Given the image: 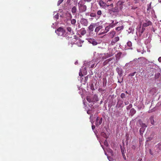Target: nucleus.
<instances>
[{
    "instance_id": "f257e3e1",
    "label": "nucleus",
    "mask_w": 161,
    "mask_h": 161,
    "mask_svg": "<svg viewBox=\"0 0 161 161\" xmlns=\"http://www.w3.org/2000/svg\"><path fill=\"white\" fill-rule=\"evenodd\" d=\"M65 36H66L67 39L69 40L68 44L69 45L70 44L71 47H72V45L75 43V42L76 40V36L74 35H71V34L67 33Z\"/></svg>"
},
{
    "instance_id": "f03ea898",
    "label": "nucleus",
    "mask_w": 161,
    "mask_h": 161,
    "mask_svg": "<svg viewBox=\"0 0 161 161\" xmlns=\"http://www.w3.org/2000/svg\"><path fill=\"white\" fill-rule=\"evenodd\" d=\"M97 56L95 61H97L98 60L99 61H102L105 59L108 58L112 56V55H109L108 53H97Z\"/></svg>"
},
{
    "instance_id": "7ed1b4c3",
    "label": "nucleus",
    "mask_w": 161,
    "mask_h": 161,
    "mask_svg": "<svg viewBox=\"0 0 161 161\" xmlns=\"http://www.w3.org/2000/svg\"><path fill=\"white\" fill-rule=\"evenodd\" d=\"M55 32L58 36H65L66 33L64 30L63 28L59 27L55 31Z\"/></svg>"
},
{
    "instance_id": "20e7f679",
    "label": "nucleus",
    "mask_w": 161,
    "mask_h": 161,
    "mask_svg": "<svg viewBox=\"0 0 161 161\" xmlns=\"http://www.w3.org/2000/svg\"><path fill=\"white\" fill-rule=\"evenodd\" d=\"M78 6L80 12H84L86 10V6L84 4L82 1H80L78 3Z\"/></svg>"
},
{
    "instance_id": "39448f33",
    "label": "nucleus",
    "mask_w": 161,
    "mask_h": 161,
    "mask_svg": "<svg viewBox=\"0 0 161 161\" xmlns=\"http://www.w3.org/2000/svg\"><path fill=\"white\" fill-rule=\"evenodd\" d=\"M95 62V60H92L89 62L85 61L84 63L83 67L86 66L87 68H93L94 67Z\"/></svg>"
},
{
    "instance_id": "423d86ee",
    "label": "nucleus",
    "mask_w": 161,
    "mask_h": 161,
    "mask_svg": "<svg viewBox=\"0 0 161 161\" xmlns=\"http://www.w3.org/2000/svg\"><path fill=\"white\" fill-rule=\"evenodd\" d=\"M145 30V28L142 26V28L141 27V24L138 25L136 28V33L137 36H141Z\"/></svg>"
},
{
    "instance_id": "0eeeda50",
    "label": "nucleus",
    "mask_w": 161,
    "mask_h": 161,
    "mask_svg": "<svg viewBox=\"0 0 161 161\" xmlns=\"http://www.w3.org/2000/svg\"><path fill=\"white\" fill-rule=\"evenodd\" d=\"M112 26L109 24L107 26L105 27V30H102L101 31V33L99 34V35H103L107 33L110 30V29L112 28Z\"/></svg>"
},
{
    "instance_id": "6e6552de",
    "label": "nucleus",
    "mask_w": 161,
    "mask_h": 161,
    "mask_svg": "<svg viewBox=\"0 0 161 161\" xmlns=\"http://www.w3.org/2000/svg\"><path fill=\"white\" fill-rule=\"evenodd\" d=\"M118 102L116 105L117 108H123L124 106L123 100L120 98H117Z\"/></svg>"
},
{
    "instance_id": "1a4fd4ad",
    "label": "nucleus",
    "mask_w": 161,
    "mask_h": 161,
    "mask_svg": "<svg viewBox=\"0 0 161 161\" xmlns=\"http://www.w3.org/2000/svg\"><path fill=\"white\" fill-rule=\"evenodd\" d=\"M87 67L85 66L81 70V69L80 70V72L79 73V75L80 76H82L83 75H86L87 74V71L86 70Z\"/></svg>"
},
{
    "instance_id": "9d476101",
    "label": "nucleus",
    "mask_w": 161,
    "mask_h": 161,
    "mask_svg": "<svg viewBox=\"0 0 161 161\" xmlns=\"http://www.w3.org/2000/svg\"><path fill=\"white\" fill-rule=\"evenodd\" d=\"M147 12L149 11H151V13L149 12V14H148V16H152L154 13V11L151 8V4H150L149 5H148V8L147 9Z\"/></svg>"
},
{
    "instance_id": "9b49d317",
    "label": "nucleus",
    "mask_w": 161,
    "mask_h": 161,
    "mask_svg": "<svg viewBox=\"0 0 161 161\" xmlns=\"http://www.w3.org/2000/svg\"><path fill=\"white\" fill-rule=\"evenodd\" d=\"M102 118H100L99 117H97L95 122V125L96 126H98L102 123Z\"/></svg>"
},
{
    "instance_id": "f8f14e48",
    "label": "nucleus",
    "mask_w": 161,
    "mask_h": 161,
    "mask_svg": "<svg viewBox=\"0 0 161 161\" xmlns=\"http://www.w3.org/2000/svg\"><path fill=\"white\" fill-rule=\"evenodd\" d=\"M80 22L83 25L87 26L88 25V21L86 19L82 18L80 21Z\"/></svg>"
},
{
    "instance_id": "ddd939ff",
    "label": "nucleus",
    "mask_w": 161,
    "mask_h": 161,
    "mask_svg": "<svg viewBox=\"0 0 161 161\" xmlns=\"http://www.w3.org/2000/svg\"><path fill=\"white\" fill-rule=\"evenodd\" d=\"M87 40L88 42L92 44L94 46L98 44L97 41L94 39L91 38H88Z\"/></svg>"
},
{
    "instance_id": "4468645a",
    "label": "nucleus",
    "mask_w": 161,
    "mask_h": 161,
    "mask_svg": "<svg viewBox=\"0 0 161 161\" xmlns=\"http://www.w3.org/2000/svg\"><path fill=\"white\" fill-rule=\"evenodd\" d=\"M95 26V24L92 23L88 27V31L90 34H91L92 32L93 31V28Z\"/></svg>"
},
{
    "instance_id": "2eb2a0df",
    "label": "nucleus",
    "mask_w": 161,
    "mask_h": 161,
    "mask_svg": "<svg viewBox=\"0 0 161 161\" xmlns=\"http://www.w3.org/2000/svg\"><path fill=\"white\" fill-rule=\"evenodd\" d=\"M108 12L109 14H111L112 12L115 13L119 11V8L117 7H115L114 8L108 9Z\"/></svg>"
},
{
    "instance_id": "dca6fc26",
    "label": "nucleus",
    "mask_w": 161,
    "mask_h": 161,
    "mask_svg": "<svg viewBox=\"0 0 161 161\" xmlns=\"http://www.w3.org/2000/svg\"><path fill=\"white\" fill-rule=\"evenodd\" d=\"M119 40V37L118 36L115 37L113 39L111 42L110 45H114Z\"/></svg>"
},
{
    "instance_id": "f3484780",
    "label": "nucleus",
    "mask_w": 161,
    "mask_h": 161,
    "mask_svg": "<svg viewBox=\"0 0 161 161\" xmlns=\"http://www.w3.org/2000/svg\"><path fill=\"white\" fill-rule=\"evenodd\" d=\"M116 70L119 77H121L123 73V69L121 68L117 67L116 68Z\"/></svg>"
},
{
    "instance_id": "a211bd4d",
    "label": "nucleus",
    "mask_w": 161,
    "mask_h": 161,
    "mask_svg": "<svg viewBox=\"0 0 161 161\" xmlns=\"http://www.w3.org/2000/svg\"><path fill=\"white\" fill-rule=\"evenodd\" d=\"M152 22L149 20H146V22L143 23L142 26L144 28L152 25Z\"/></svg>"
},
{
    "instance_id": "6ab92c4d",
    "label": "nucleus",
    "mask_w": 161,
    "mask_h": 161,
    "mask_svg": "<svg viewBox=\"0 0 161 161\" xmlns=\"http://www.w3.org/2000/svg\"><path fill=\"white\" fill-rule=\"evenodd\" d=\"M99 4L101 7L105 8L107 7H108L109 5H108L105 3L103 1L101 0L99 2Z\"/></svg>"
},
{
    "instance_id": "aec40b11",
    "label": "nucleus",
    "mask_w": 161,
    "mask_h": 161,
    "mask_svg": "<svg viewBox=\"0 0 161 161\" xmlns=\"http://www.w3.org/2000/svg\"><path fill=\"white\" fill-rule=\"evenodd\" d=\"M111 23H110L112 26V27H114L118 23V22L116 20H111Z\"/></svg>"
},
{
    "instance_id": "412c9836",
    "label": "nucleus",
    "mask_w": 161,
    "mask_h": 161,
    "mask_svg": "<svg viewBox=\"0 0 161 161\" xmlns=\"http://www.w3.org/2000/svg\"><path fill=\"white\" fill-rule=\"evenodd\" d=\"M103 28V26L102 25H99L98 26L96 27L95 29V31L96 33L97 34V33L101 29H102Z\"/></svg>"
},
{
    "instance_id": "4be33fe9",
    "label": "nucleus",
    "mask_w": 161,
    "mask_h": 161,
    "mask_svg": "<svg viewBox=\"0 0 161 161\" xmlns=\"http://www.w3.org/2000/svg\"><path fill=\"white\" fill-rule=\"evenodd\" d=\"M92 102H96L98 101L97 96L96 94H94L92 97Z\"/></svg>"
},
{
    "instance_id": "5701e85b",
    "label": "nucleus",
    "mask_w": 161,
    "mask_h": 161,
    "mask_svg": "<svg viewBox=\"0 0 161 161\" xmlns=\"http://www.w3.org/2000/svg\"><path fill=\"white\" fill-rule=\"evenodd\" d=\"M69 17L70 18L71 23L73 25H75L76 23V20L75 19H71L72 16L71 14H69Z\"/></svg>"
},
{
    "instance_id": "b1692460",
    "label": "nucleus",
    "mask_w": 161,
    "mask_h": 161,
    "mask_svg": "<svg viewBox=\"0 0 161 161\" xmlns=\"http://www.w3.org/2000/svg\"><path fill=\"white\" fill-rule=\"evenodd\" d=\"M156 91L155 88H152L149 91V93L151 95H153L156 93Z\"/></svg>"
},
{
    "instance_id": "393cba45",
    "label": "nucleus",
    "mask_w": 161,
    "mask_h": 161,
    "mask_svg": "<svg viewBox=\"0 0 161 161\" xmlns=\"http://www.w3.org/2000/svg\"><path fill=\"white\" fill-rule=\"evenodd\" d=\"M136 110L133 108H131L130 111V114L131 116H133L136 113Z\"/></svg>"
},
{
    "instance_id": "a878e982",
    "label": "nucleus",
    "mask_w": 161,
    "mask_h": 161,
    "mask_svg": "<svg viewBox=\"0 0 161 161\" xmlns=\"http://www.w3.org/2000/svg\"><path fill=\"white\" fill-rule=\"evenodd\" d=\"M67 31H68L69 33L71 34V35H72L74 34L73 31L72 30L71 28L70 27H68L67 28Z\"/></svg>"
},
{
    "instance_id": "bb28decb",
    "label": "nucleus",
    "mask_w": 161,
    "mask_h": 161,
    "mask_svg": "<svg viewBox=\"0 0 161 161\" xmlns=\"http://www.w3.org/2000/svg\"><path fill=\"white\" fill-rule=\"evenodd\" d=\"M154 118V116H152L149 118V119L151 123L153 125H154L155 123Z\"/></svg>"
},
{
    "instance_id": "cd10ccee",
    "label": "nucleus",
    "mask_w": 161,
    "mask_h": 161,
    "mask_svg": "<svg viewBox=\"0 0 161 161\" xmlns=\"http://www.w3.org/2000/svg\"><path fill=\"white\" fill-rule=\"evenodd\" d=\"M77 11L76 8L75 6L73 7L71 9V12L73 15H75Z\"/></svg>"
},
{
    "instance_id": "c85d7f7f",
    "label": "nucleus",
    "mask_w": 161,
    "mask_h": 161,
    "mask_svg": "<svg viewBox=\"0 0 161 161\" xmlns=\"http://www.w3.org/2000/svg\"><path fill=\"white\" fill-rule=\"evenodd\" d=\"M86 32V31L84 28H82L80 30V33L82 35H84Z\"/></svg>"
},
{
    "instance_id": "c756f323",
    "label": "nucleus",
    "mask_w": 161,
    "mask_h": 161,
    "mask_svg": "<svg viewBox=\"0 0 161 161\" xmlns=\"http://www.w3.org/2000/svg\"><path fill=\"white\" fill-rule=\"evenodd\" d=\"M115 34V32L114 31H111L109 33V36L111 38H113L114 35Z\"/></svg>"
},
{
    "instance_id": "7c9ffc66",
    "label": "nucleus",
    "mask_w": 161,
    "mask_h": 161,
    "mask_svg": "<svg viewBox=\"0 0 161 161\" xmlns=\"http://www.w3.org/2000/svg\"><path fill=\"white\" fill-rule=\"evenodd\" d=\"M124 28V26L123 25H122L121 26L115 28L116 30L117 31H120V30H123Z\"/></svg>"
},
{
    "instance_id": "2f4dec72",
    "label": "nucleus",
    "mask_w": 161,
    "mask_h": 161,
    "mask_svg": "<svg viewBox=\"0 0 161 161\" xmlns=\"http://www.w3.org/2000/svg\"><path fill=\"white\" fill-rule=\"evenodd\" d=\"M134 28L133 27L129 28L128 31V32L129 33H133L134 31Z\"/></svg>"
},
{
    "instance_id": "473e14b6",
    "label": "nucleus",
    "mask_w": 161,
    "mask_h": 161,
    "mask_svg": "<svg viewBox=\"0 0 161 161\" xmlns=\"http://www.w3.org/2000/svg\"><path fill=\"white\" fill-rule=\"evenodd\" d=\"M101 136L105 137V138H107L108 137V136L105 133L103 132H102L101 133Z\"/></svg>"
},
{
    "instance_id": "72a5a7b5",
    "label": "nucleus",
    "mask_w": 161,
    "mask_h": 161,
    "mask_svg": "<svg viewBox=\"0 0 161 161\" xmlns=\"http://www.w3.org/2000/svg\"><path fill=\"white\" fill-rule=\"evenodd\" d=\"M145 129H144V128H141L140 129V134L142 135L143 134V133Z\"/></svg>"
},
{
    "instance_id": "f704fd0d",
    "label": "nucleus",
    "mask_w": 161,
    "mask_h": 161,
    "mask_svg": "<svg viewBox=\"0 0 161 161\" xmlns=\"http://www.w3.org/2000/svg\"><path fill=\"white\" fill-rule=\"evenodd\" d=\"M86 100L90 103L92 102V97L90 96H87L86 98Z\"/></svg>"
},
{
    "instance_id": "c9c22d12",
    "label": "nucleus",
    "mask_w": 161,
    "mask_h": 161,
    "mask_svg": "<svg viewBox=\"0 0 161 161\" xmlns=\"http://www.w3.org/2000/svg\"><path fill=\"white\" fill-rule=\"evenodd\" d=\"M122 54V53L120 52H119L117 53V54L116 55V58L119 59Z\"/></svg>"
},
{
    "instance_id": "e433bc0d",
    "label": "nucleus",
    "mask_w": 161,
    "mask_h": 161,
    "mask_svg": "<svg viewBox=\"0 0 161 161\" xmlns=\"http://www.w3.org/2000/svg\"><path fill=\"white\" fill-rule=\"evenodd\" d=\"M160 76V74L159 73H157L156 74H155V76H154V79L156 80V79H157L159 76Z\"/></svg>"
},
{
    "instance_id": "4c0bfd02",
    "label": "nucleus",
    "mask_w": 161,
    "mask_h": 161,
    "mask_svg": "<svg viewBox=\"0 0 161 161\" xmlns=\"http://www.w3.org/2000/svg\"><path fill=\"white\" fill-rule=\"evenodd\" d=\"M141 128H144V129H146V127H147V125H146L144 123H142V124L141 125Z\"/></svg>"
},
{
    "instance_id": "58836bf2",
    "label": "nucleus",
    "mask_w": 161,
    "mask_h": 161,
    "mask_svg": "<svg viewBox=\"0 0 161 161\" xmlns=\"http://www.w3.org/2000/svg\"><path fill=\"white\" fill-rule=\"evenodd\" d=\"M156 147L157 148H158L159 150H161V143H159L156 146Z\"/></svg>"
},
{
    "instance_id": "ea45409f",
    "label": "nucleus",
    "mask_w": 161,
    "mask_h": 161,
    "mask_svg": "<svg viewBox=\"0 0 161 161\" xmlns=\"http://www.w3.org/2000/svg\"><path fill=\"white\" fill-rule=\"evenodd\" d=\"M97 14L99 16V17L102 14V11L101 10H98L97 12Z\"/></svg>"
},
{
    "instance_id": "a19ab883",
    "label": "nucleus",
    "mask_w": 161,
    "mask_h": 161,
    "mask_svg": "<svg viewBox=\"0 0 161 161\" xmlns=\"http://www.w3.org/2000/svg\"><path fill=\"white\" fill-rule=\"evenodd\" d=\"M132 105L131 104H130L128 106L126 107V109L127 110L130 109L132 107Z\"/></svg>"
},
{
    "instance_id": "79ce46f5",
    "label": "nucleus",
    "mask_w": 161,
    "mask_h": 161,
    "mask_svg": "<svg viewBox=\"0 0 161 161\" xmlns=\"http://www.w3.org/2000/svg\"><path fill=\"white\" fill-rule=\"evenodd\" d=\"M103 86H105L106 85L107 80H106V79L105 78L103 79Z\"/></svg>"
},
{
    "instance_id": "37998d69",
    "label": "nucleus",
    "mask_w": 161,
    "mask_h": 161,
    "mask_svg": "<svg viewBox=\"0 0 161 161\" xmlns=\"http://www.w3.org/2000/svg\"><path fill=\"white\" fill-rule=\"evenodd\" d=\"M120 97L122 98H124L125 97V95L124 93H122L121 94Z\"/></svg>"
},
{
    "instance_id": "c03bdc74",
    "label": "nucleus",
    "mask_w": 161,
    "mask_h": 161,
    "mask_svg": "<svg viewBox=\"0 0 161 161\" xmlns=\"http://www.w3.org/2000/svg\"><path fill=\"white\" fill-rule=\"evenodd\" d=\"M90 16L91 17H95L96 16V14L95 13H91L90 14Z\"/></svg>"
},
{
    "instance_id": "a18cd8bd",
    "label": "nucleus",
    "mask_w": 161,
    "mask_h": 161,
    "mask_svg": "<svg viewBox=\"0 0 161 161\" xmlns=\"http://www.w3.org/2000/svg\"><path fill=\"white\" fill-rule=\"evenodd\" d=\"M136 72L135 71L133 73H130L129 75V76H132L135 75L136 74Z\"/></svg>"
},
{
    "instance_id": "49530a36",
    "label": "nucleus",
    "mask_w": 161,
    "mask_h": 161,
    "mask_svg": "<svg viewBox=\"0 0 161 161\" xmlns=\"http://www.w3.org/2000/svg\"><path fill=\"white\" fill-rule=\"evenodd\" d=\"M137 51L138 52L141 53L142 54H143L144 52L143 49L141 50L140 49H137Z\"/></svg>"
},
{
    "instance_id": "de8ad7c7",
    "label": "nucleus",
    "mask_w": 161,
    "mask_h": 161,
    "mask_svg": "<svg viewBox=\"0 0 161 161\" xmlns=\"http://www.w3.org/2000/svg\"><path fill=\"white\" fill-rule=\"evenodd\" d=\"M127 44L128 46L131 47L132 46V44L131 42L129 41L127 42Z\"/></svg>"
},
{
    "instance_id": "09e8293b",
    "label": "nucleus",
    "mask_w": 161,
    "mask_h": 161,
    "mask_svg": "<svg viewBox=\"0 0 161 161\" xmlns=\"http://www.w3.org/2000/svg\"><path fill=\"white\" fill-rule=\"evenodd\" d=\"M64 0H59L58 1L57 3V5L58 6Z\"/></svg>"
},
{
    "instance_id": "8fccbe9b",
    "label": "nucleus",
    "mask_w": 161,
    "mask_h": 161,
    "mask_svg": "<svg viewBox=\"0 0 161 161\" xmlns=\"http://www.w3.org/2000/svg\"><path fill=\"white\" fill-rule=\"evenodd\" d=\"M104 144L105 146L106 147L108 146L109 145L106 140H105V141H104Z\"/></svg>"
},
{
    "instance_id": "3c124183",
    "label": "nucleus",
    "mask_w": 161,
    "mask_h": 161,
    "mask_svg": "<svg viewBox=\"0 0 161 161\" xmlns=\"http://www.w3.org/2000/svg\"><path fill=\"white\" fill-rule=\"evenodd\" d=\"M76 45L79 47H81L82 46V44L80 42H77L76 43Z\"/></svg>"
},
{
    "instance_id": "603ef678",
    "label": "nucleus",
    "mask_w": 161,
    "mask_h": 161,
    "mask_svg": "<svg viewBox=\"0 0 161 161\" xmlns=\"http://www.w3.org/2000/svg\"><path fill=\"white\" fill-rule=\"evenodd\" d=\"M54 18L56 19H58L59 15L58 14H57L56 15H55L54 16Z\"/></svg>"
},
{
    "instance_id": "864d4df0",
    "label": "nucleus",
    "mask_w": 161,
    "mask_h": 161,
    "mask_svg": "<svg viewBox=\"0 0 161 161\" xmlns=\"http://www.w3.org/2000/svg\"><path fill=\"white\" fill-rule=\"evenodd\" d=\"M108 62L107 61V60H106L105 61H104L103 63V64L104 65H106V64H107L108 63Z\"/></svg>"
},
{
    "instance_id": "5fc2aeb1",
    "label": "nucleus",
    "mask_w": 161,
    "mask_h": 161,
    "mask_svg": "<svg viewBox=\"0 0 161 161\" xmlns=\"http://www.w3.org/2000/svg\"><path fill=\"white\" fill-rule=\"evenodd\" d=\"M56 25V23H53V25H52V27H53V28H55V26Z\"/></svg>"
},
{
    "instance_id": "6e6d98bb",
    "label": "nucleus",
    "mask_w": 161,
    "mask_h": 161,
    "mask_svg": "<svg viewBox=\"0 0 161 161\" xmlns=\"http://www.w3.org/2000/svg\"><path fill=\"white\" fill-rule=\"evenodd\" d=\"M113 59V58H108L107 59V61L109 63L110 61H111Z\"/></svg>"
},
{
    "instance_id": "4d7b16f0",
    "label": "nucleus",
    "mask_w": 161,
    "mask_h": 161,
    "mask_svg": "<svg viewBox=\"0 0 161 161\" xmlns=\"http://www.w3.org/2000/svg\"><path fill=\"white\" fill-rule=\"evenodd\" d=\"M121 152L122 153V155H123V157H124V156H125V153H124V150H122V149H121Z\"/></svg>"
},
{
    "instance_id": "13d9d810",
    "label": "nucleus",
    "mask_w": 161,
    "mask_h": 161,
    "mask_svg": "<svg viewBox=\"0 0 161 161\" xmlns=\"http://www.w3.org/2000/svg\"><path fill=\"white\" fill-rule=\"evenodd\" d=\"M91 112H92V110H88L87 112V113L88 114H91Z\"/></svg>"
},
{
    "instance_id": "bf43d9fd",
    "label": "nucleus",
    "mask_w": 161,
    "mask_h": 161,
    "mask_svg": "<svg viewBox=\"0 0 161 161\" xmlns=\"http://www.w3.org/2000/svg\"><path fill=\"white\" fill-rule=\"evenodd\" d=\"M124 103L125 105H127L129 103V102L128 101H125Z\"/></svg>"
},
{
    "instance_id": "052dcab7",
    "label": "nucleus",
    "mask_w": 161,
    "mask_h": 161,
    "mask_svg": "<svg viewBox=\"0 0 161 161\" xmlns=\"http://www.w3.org/2000/svg\"><path fill=\"white\" fill-rule=\"evenodd\" d=\"M135 1V3H138L139 1V0H134Z\"/></svg>"
},
{
    "instance_id": "680f3d73",
    "label": "nucleus",
    "mask_w": 161,
    "mask_h": 161,
    "mask_svg": "<svg viewBox=\"0 0 161 161\" xmlns=\"http://www.w3.org/2000/svg\"><path fill=\"white\" fill-rule=\"evenodd\" d=\"M95 126L94 125H92V129L93 130H94L95 129Z\"/></svg>"
},
{
    "instance_id": "e2e57ef3",
    "label": "nucleus",
    "mask_w": 161,
    "mask_h": 161,
    "mask_svg": "<svg viewBox=\"0 0 161 161\" xmlns=\"http://www.w3.org/2000/svg\"><path fill=\"white\" fill-rule=\"evenodd\" d=\"M123 78H122V80H121L120 81L119 80H118V82L119 83H122L123 82Z\"/></svg>"
},
{
    "instance_id": "0e129e2a",
    "label": "nucleus",
    "mask_w": 161,
    "mask_h": 161,
    "mask_svg": "<svg viewBox=\"0 0 161 161\" xmlns=\"http://www.w3.org/2000/svg\"><path fill=\"white\" fill-rule=\"evenodd\" d=\"M158 60L159 62H161V57H159L158 58Z\"/></svg>"
},
{
    "instance_id": "69168bd1",
    "label": "nucleus",
    "mask_w": 161,
    "mask_h": 161,
    "mask_svg": "<svg viewBox=\"0 0 161 161\" xmlns=\"http://www.w3.org/2000/svg\"><path fill=\"white\" fill-rule=\"evenodd\" d=\"M149 152H150V154L151 155H153V152L151 150H150Z\"/></svg>"
},
{
    "instance_id": "338daca9",
    "label": "nucleus",
    "mask_w": 161,
    "mask_h": 161,
    "mask_svg": "<svg viewBox=\"0 0 161 161\" xmlns=\"http://www.w3.org/2000/svg\"><path fill=\"white\" fill-rule=\"evenodd\" d=\"M109 5V6H110L111 7H113L114 6V4L113 3H111L110 5Z\"/></svg>"
},
{
    "instance_id": "774afa93",
    "label": "nucleus",
    "mask_w": 161,
    "mask_h": 161,
    "mask_svg": "<svg viewBox=\"0 0 161 161\" xmlns=\"http://www.w3.org/2000/svg\"><path fill=\"white\" fill-rule=\"evenodd\" d=\"M107 158H108V160L109 161H111V158H110L108 156H107Z\"/></svg>"
}]
</instances>
